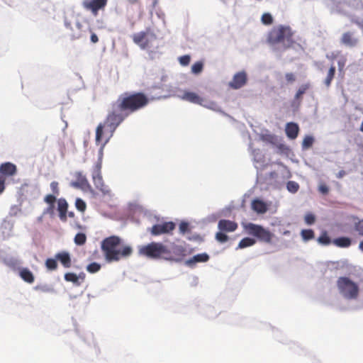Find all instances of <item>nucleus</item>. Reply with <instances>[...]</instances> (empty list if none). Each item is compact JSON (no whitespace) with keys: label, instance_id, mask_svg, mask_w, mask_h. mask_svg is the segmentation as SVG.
<instances>
[{"label":"nucleus","instance_id":"56","mask_svg":"<svg viewBox=\"0 0 363 363\" xmlns=\"http://www.w3.org/2000/svg\"><path fill=\"white\" fill-rule=\"evenodd\" d=\"M360 130L363 132V121H362V123L361 124Z\"/></svg>","mask_w":363,"mask_h":363},{"label":"nucleus","instance_id":"24","mask_svg":"<svg viewBox=\"0 0 363 363\" xmlns=\"http://www.w3.org/2000/svg\"><path fill=\"white\" fill-rule=\"evenodd\" d=\"M333 243L338 247H348L351 245V239L347 237H340L333 240Z\"/></svg>","mask_w":363,"mask_h":363},{"label":"nucleus","instance_id":"11","mask_svg":"<svg viewBox=\"0 0 363 363\" xmlns=\"http://www.w3.org/2000/svg\"><path fill=\"white\" fill-rule=\"evenodd\" d=\"M247 81L246 72L244 71L239 72L233 76V79L229 82V86L234 89H238L245 86Z\"/></svg>","mask_w":363,"mask_h":363},{"label":"nucleus","instance_id":"44","mask_svg":"<svg viewBox=\"0 0 363 363\" xmlns=\"http://www.w3.org/2000/svg\"><path fill=\"white\" fill-rule=\"evenodd\" d=\"M190 60H191L190 56L188 55L181 56L179 58V61L180 64L183 66L188 65L190 62Z\"/></svg>","mask_w":363,"mask_h":363},{"label":"nucleus","instance_id":"19","mask_svg":"<svg viewBox=\"0 0 363 363\" xmlns=\"http://www.w3.org/2000/svg\"><path fill=\"white\" fill-rule=\"evenodd\" d=\"M55 259L60 262L65 268H69L72 265V260L69 252L63 251L55 255Z\"/></svg>","mask_w":363,"mask_h":363},{"label":"nucleus","instance_id":"3","mask_svg":"<svg viewBox=\"0 0 363 363\" xmlns=\"http://www.w3.org/2000/svg\"><path fill=\"white\" fill-rule=\"evenodd\" d=\"M294 31L289 26L279 25L270 30L267 34V43L273 50L285 51L294 46Z\"/></svg>","mask_w":363,"mask_h":363},{"label":"nucleus","instance_id":"51","mask_svg":"<svg viewBox=\"0 0 363 363\" xmlns=\"http://www.w3.org/2000/svg\"><path fill=\"white\" fill-rule=\"evenodd\" d=\"M91 41L93 43H96L99 42V38H98V36L94 33H91Z\"/></svg>","mask_w":363,"mask_h":363},{"label":"nucleus","instance_id":"4","mask_svg":"<svg viewBox=\"0 0 363 363\" xmlns=\"http://www.w3.org/2000/svg\"><path fill=\"white\" fill-rule=\"evenodd\" d=\"M168 252V247L159 242H152L138 247L139 255L152 259H165Z\"/></svg>","mask_w":363,"mask_h":363},{"label":"nucleus","instance_id":"43","mask_svg":"<svg viewBox=\"0 0 363 363\" xmlns=\"http://www.w3.org/2000/svg\"><path fill=\"white\" fill-rule=\"evenodd\" d=\"M189 231V225L187 222L182 221L179 224V232L182 234H185L186 233Z\"/></svg>","mask_w":363,"mask_h":363},{"label":"nucleus","instance_id":"50","mask_svg":"<svg viewBox=\"0 0 363 363\" xmlns=\"http://www.w3.org/2000/svg\"><path fill=\"white\" fill-rule=\"evenodd\" d=\"M5 189V179L3 177H0V194H1Z\"/></svg>","mask_w":363,"mask_h":363},{"label":"nucleus","instance_id":"8","mask_svg":"<svg viewBox=\"0 0 363 363\" xmlns=\"http://www.w3.org/2000/svg\"><path fill=\"white\" fill-rule=\"evenodd\" d=\"M168 251L165 260L179 262L186 255V250L182 245L172 244L170 248L168 247Z\"/></svg>","mask_w":363,"mask_h":363},{"label":"nucleus","instance_id":"26","mask_svg":"<svg viewBox=\"0 0 363 363\" xmlns=\"http://www.w3.org/2000/svg\"><path fill=\"white\" fill-rule=\"evenodd\" d=\"M255 240L252 238H245L243 239H242L239 244H238V248H245V247H250V246H252L253 245H255Z\"/></svg>","mask_w":363,"mask_h":363},{"label":"nucleus","instance_id":"45","mask_svg":"<svg viewBox=\"0 0 363 363\" xmlns=\"http://www.w3.org/2000/svg\"><path fill=\"white\" fill-rule=\"evenodd\" d=\"M50 189L53 193V194L58 196L60 194V189L58 186V182H52L50 183Z\"/></svg>","mask_w":363,"mask_h":363},{"label":"nucleus","instance_id":"38","mask_svg":"<svg viewBox=\"0 0 363 363\" xmlns=\"http://www.w3.org/2000/svg\"><path fill=\"white\" fill-rule=\"evenodd\" d=\"M203 64L202 62H196L191 67V71L193 73L198 74L203 70Z\"/></svg>","mask_w":363,"mask_h":363},{"label":"nucleus","instance_id":"15","mask_svg":"<svg viewBox=\"0 0 363 363\" xmlns=\"http://www.w3.org/2000/svg\"><path fill=\"white\" fill-rule=\"evenodd\" d=\"M209 255L207 253L203 252L196 255L193 257L187 259L185 262V264L189 267H194L196 263L208 262L209 260Z\"/></svg>","mask_w":363,"mask_h":363},{"label":"nucleus","instance_id":"49","mask_svg":"<svg viewBox=\"0 0 363 363\" xmlns=\"http://www.w3.org/2000/svg\"><path fill=\"white\" fill-rule=\"evenodd\" d=\"M35 289L37 290H40L43 292H51L53 291L52 289L50 288V287H48V286H37L35 287Z\"/></svg>","mask_w":363,"mask_h":363},{"label":"nucleus","instance_id":"41","mask_svg":"<svg viewBox=\"0 0 363 363\" xmlns=\"http://www.w3.org/2000/svg\"><path fill=\"white\" fill-rule=\"evenodd\" d=\"M56 201V195L55 194H48L46 195L44 198V201L47 203L48 204H50V206H53L55 202Z\"/></svg>","mask_w":363,"mask_h":363},{"label":"nucleus","instance_id":"2","mask_svg":"<svg viewBox=\"0 0 363 363\" xmlns=\"http://www.w3.org/2000/svg\"><path fill=\"white\" fill-rule=\"evenodd\" d=\"M101 249L108 263L118 262L133 253V248L124 244L122 239L116 235L104 238L101 242Z\"/></svg>","mask_w":363,"mask_h":363},{"label":"nucleus","instance_id":"32","mask_svg":"<svg viewBox=\"0 0 363 363\" xmlns=\"http://www.w3.org/2000/svg\"><path fill=\"white\" fill-rule=\"evenodd\" d=\"M302 238L305 241L310 240L314 238V232L311 229L302 230L301 233Z\"/></svg>","mask_w":363,"mask_h":363},{"label":"nucleus","instance_id":"23","mask_svg":"<svg viewBox=\"0 0 363 363\" xmlns=\"http://www.w3.org/2000/svg\"><path fill=\"white\" fill-rule=\"evenodd\" d=\"M19 275L21 277V278L26 282L28 283V284H32L34 282V280H35V277H34V275L32 273L31 271H30L27 268H23L20 272H19Z\"/></svg>","mask_w":363,"mask_h":363},{"label":"nucleus","instance_id":"30","mask_svg":"<svg viewBox=\"0 0 363 363\" xmlns=\"http://www.w3.org/2000/svg\"><path fill=\"white\" fill-rule=\"evenodd\" d=\"M318 241L319 243L324 245H328L331 242H333V241H331V239L328 236L326 231H324L321 233V235L318 238Z\"/></svg>","mask_w":363,"mask_h":363},{"label":"nucleus","instance_id":"37","mask_svg":"<svg viewBox=\"0 0 363 363\" xmlns=\"http://www.w3.org/2000/svg\"><path fill=\"white\" fill-rule=\"evenodd\" d=\"M286 188L289 190V191L291 193H296L298 191L299 189V185L297 182L294 181H289L287 182Z\"/></svg>","mask_w":363,"mask_h":363},{"label":"nucleus","instance_id":"35","mask_svg":"<svg viewBox=\"0 0 363 363\" xmlns=\"http://www.w3.org/2000/svg\"><path fill=\"white\" fill-rule=\"evenodd\" d=\"M101 266L100 264L96 263V262H92L87 265L86 270L89 273L93 274V273L98 272L101 269Z\"/></svg>","mask_w":363,"mask_h":363},{"label":"nucleus","instance_id":"57","mask_svg":"<svg viewBox=\"0 0 363 363\" xmlns=\"http://www.w3.org/2000/svg\"><path fill=\"white\" fill-rule=\"evenodd\" d=\"M283 234H284V235H288V234H289V230H286V231L284 232V233H283Z\"/></svg>","mask_w":363,"mask_h":363},{"label":"nucleus","instance_id":"60","mask_svg":"<svg viewBox=\"0 0 363 363\" xmlns=\"http://www.w3.org/2000/svg\"><path fill=\"white\" fill-rule=\"evenodd\" d=\"M77 228L81 229L82 228V225H77Z\"/></svg>","mask_w":363,"mask_h":363},{"label":"nucleus","instance_id":"47","mask_svg":"<svg viewBox=\"0 0 363 363\" xmlns=\"http://www.w3.org/2000/svg\"><path fill=\"white\" fill-rule=\"evenodd\" d=\"M285 79L287 83H293L296 81V77L295 74L292 72H288L285 74Z\"/></svg>","mask_w":363,"mask_h":363},{"label":"nucleus","instance_id":"7","mask_svg":"<svg viewBox=\"0 0 363 363\" xmlns=\"http://www.w3.org/2000/svg\"><path fill=\"white\" fill-rule=\"evenodd\" d=\"M245 228L249 235L256 237L261 242L270 243L274 237L273 233L259 225L250 223Z\"/></svg>","mask_w":363,"mask_h":363},{"label":"nucleus","instance_id":"55","mask_svg":"<svg viewBox=\"0 0 363 363\" xmlns=\"http://www.w3.org/2000/svg\"><path fill=\"white\" fill-rule=\"evenodd\" d=\"M77 28H78L79 29H80L82 26H81V24H80L79 23H77Z\"/></svg>","mask_w":363,"mask_h":363},{"label":"nucleus","instance_id":"58","mask_svg":"<svg viewBox=\"0 0 363 363\" xmlns=\"http://www.w3.org/2000/svg\"><path fill=\"white\" fill-rule=\"evenodd\" d=\"M80 37H81V35H77V36H74V38H79Z\"/></svg>","mask_w":363,"mask_h":363},{"label":"nucleus","instance_id":"31","mask_svg":"<svg viewBox=\"0 0 363 363\" xmlns=\"http://www.w3.org/2000/svg\"><path fill=\"white\" fill-rule=\"evenodd\" d=\"M74 241L77 245H83L86 242V236L84 233H79L75 235Z\"/></svg>","mask_w":363,"mask_h":363},{"label":"nucleus","instance_id":"6","mask_svg":"<svg viewBox=\"0 0 363 363\" xmlns=\"http://www.w3.org/2000/svg\"><path fill=\"white\" fill-rule=\"evenodd\" d=\"M101 167H102V157L100 156L97 162L94 164L92 169V179L93 182L97 189L101 191L105 195H110L111 190L108 186H106L103 180L101 175Z\"/></svg>","mask_w":363,"mask_h":363},{"label":"nucleus","instance_id":"16","mask_svg":"<svg viewBox=\"0 0 363 363\" xmlns=\"http://www.w3.org/2000/svg\"><path fill=\"white\" fill-rule=\"evenodd\" d=\"M76 181L72 183V185L74 187L86 189L90 187L89 183L86 177L82 172H77L75 173Z\"/></svg>","mask_w":363,"mask_h":363},{"label":"nucleus","instance_id":"21","mask_svg":"<svg viewBox=\"0 0 363 363\" xmlns=\"http://www.w3.org/2000/svg\"><path fill=\"white\" fill-rule=\"evenodd\" d=\"M252 208L257 213H264L268 210L266 203L259 199H255L252 202Z\"/></svg>","mask_w":363,"mask_h":363},{"label":"nucleus","instance_id":"29","mask_svg":"<svg viewBox=\"0 0 363 363\" xmlns=\"http://www.w3.org/2000/svg\"><path fill=\"white\" fill-rule=\"evenodd\" d=\"M65 279L67 281L72 282L73 284H74L77 286H79L80 284V283L79 281V277L76 274L72 273V272L66 273L65 274Z\"/></svg>","mask_w":363,"mask_h":363},{"label":"nucleus","instance_id":"59","mask_svg":"<svg viewBox=\"0 0 363 363\" xmlns=\"http://www.w3.org/2000/svg\"><path fill=\"white\" fill-rule=\"evenodd\" d=\"M131 3H135L137 0H129Z\"/></svg>","mask_w":363,"mask_h":363},{"label":"nucleus","instance_id":"52","mask_svg":"<svg viewBox=\"0 0 363 363\" xmlns=\"http://www.w3.org/2000/svg\"><path fill=\"white\" fill-rule=\"evenodd\" d=\"M346 174V172L344 170H340L337 174V177L340 179L342 177H343Z\"/></svg>","mask_w":363,"mask_h":363},{"label":"nucleus","instance_id":"27","mask_svg":"<svg viewBox=\"0 0 363 363\" xmlns=\"http://www.w3.org/2000/svg\"><path fill=\"white\" fill-rule=\"evenodd\" d=\"M310 88V84H302L298 89L296 94H295V99L300 100L302 98L303 94L306 93V91Z\"/></svg>","mask_w":363,"mask_h":363},{"label":"nucleus","instance_id":"25","mask_svg":"<svg viewBox=\"0 0 363 363\" xmlns=\"http://www.w3.org/2000/svg\"><path fill=\"white\" fill-rule=\"evenodd\" d=\"M260 139L263 142L268 143L272 145L276 144L277 141V136L271 133H264L260 135Z\"/></svg>","mask_w":363,"mask_h":363},{"label":"nucleus","instance_id":"22","mask_svg":"<svg viewBox=\"0 0 363 363\" xmlns=\"http://www.w3.org/2000/svg\"><path fill=\"white\" fill-rule=\"evenodd\" d=\"M341 42L345 45H347L350 47H354L357 45L358 40H357V39H356L353 37V35L352 33L347 32V33H343L342 38H341Z\"/></svg>","mask_w":363,"mask_h":363},{"label":"nucleus","instance_id":"10","mask_svg":"<svg viewBox=\"0 0 363 363\" xmlns=\"http://www.w3.org/2000/svg\"><path fill=\"white\" fill-rule=\"evenodd\" d=\"M176 225L172 221L164 222L154 225L150 232L154 236L160 235L162 234L169 233L175 229Z\"/></svg>","mask_w":363,"mask_h":363},{"label":"nucleus","instance_id":"9","mask_svg":"<svg viewBox=\"0 0 363 363\" xmlns=\"http://www.w3.org/2000/svg\"><path fill=\"white\" fill-rule=\"evenodd\" d=\"M108 0H84L82 2L83 7L90 11L91 13L96 16L99 10H103L107 4Z\"/></svg>","mask_w":363,"mask_h":363},{"label":"nucleus","instance_id":"36","mask_svg":"<svg viewBox=\"0 0 363 363\" xmlns=\"http://www.w3.org/2000/svg\"><path fill=\"white\" fill-rule=\"evenodd\" d=\"M75 206L77 208V209L82 213H84L86 208V203L84 202V201H83L82 199L80 198H77L75 201Z\"/></svg>","mask_w":363,"mask_h":363},{"label":"nucleus","instance_id":"1","mask_svg":"<svg viewBox=\"0 0 363 363\" xmlns=\"http://www.w3.org/2000/svg\"><path fill=\"white\" fill-rule=\"evenodd\" d=\"M149 103L147 96L142 92H125L111 105L104 123L96 129V143L101 145V152L113 136L116 128L130 114L145 108Z\"/></svg>","mask_w":363,"mask_h":363},{"label":"nucleus","instance_id":"20","mask_svg":"<svg viewBox=\"0 0 363 363\" xmlns=\"http://www.w3.org/2000/svg\"><path fill=\"white\" fill-rule=\"evenodd\" d=\"M16 170V166L11 162H5L0 166V173L6 176L14 175Z\"/></svg>","mask_w":363,"mask_h":363},{"label":"nucleus","instance_id":"34","mask_svg":"<svg viewBox=\"0 0 363 363\" xmlns=\"http://www.w3.org/2000/svg\"><path fill=\"white\" fill-rule=\"evenodd\" d=\"M314 139L311 135H306L302 142V148L303 149H308L310 148L313 143Z\"/></svg>","mask_w":363,"mask_h":363},{"label":"nucleus","instance_id":"39","mask_svg":"<svg viewBox=\"0 0 363 363\" xmlns=\"http://www.w3.org/2000/svg\"><path fill=\"white\" fill-rule=\"evenodd\" d=\"M216 239L218 242L224 243L228 240V236L223 231L220 230L216 234Z\"/></svg>","mask_w":363,"mask_h":363},{"label":"nucleus","instance_id":"53","mask_svg":"<svg viewBox=\"0 0 363 363\" xmlns=\"http://www.w3.org/2000/svg\"><path fill=\"white\" fill-rule=\"evenodd\" d=\"M68 216L70 217V218H74V213L72 212V211H70L68 213Z\"/></svg>","mask_w":363,"mask_h":363},{"label":"nucleus","instance_id":"54","mask_svg":"<svg viewBox=\"0 0 363 363\" xmlns=\"http://www.w3.org/2000/svg\"><path fill=\"white\" fill-rule=\"evenodd\" d=\"M359 249L363 252V241L359 243Z\"/></svg>","mask_w":363,"mask_h":363},{"label":"nucleus","instance_id":"46","mask_svg":"<svg viewBox=\"0 0 363 363\" xmlns=\"http://www.w3.org/2000/svg\"><path fill=\"white\" fill-rule=\"evenodd\" d=\"M318 191L322 194L326 195L329 192V188L325 183L321 182L318 186Z\"/></svg>","mask_w":363,"mask_h":363},{"label":"nucleus","instance_id":"12","mask_svg":"<svg viewBox=\"0 0 363 363\" xmlns=\"http://www.w3.org/2000/svg\"><path fill=\"white\" fill-rule=\"evenodd\" d=\"M149 29L147 31H141L133 35V42L139 45L142 49H146L149 47L150 41L147 39Z\"/></svg>","mask_w":363,"mask_h":363},{"label":"nucleus","instance_id":"14","mask_svg":"<svg viewBox=\"0 0 363 363\" xmlns=\"http://www.w3.org/2000/svg\"><path fill=\"white\" fill-rule=\"evenodd\" d=\"M238 223L225 219H221L218 221V228L220 231L231 233L238 228Z\"/></svg>","mask_w":363,"mask_h":363},{"label":"nucleus","instance_id":"40","mask_svg":"<svg viewBox=\"0 0 363 363\" xmlns=\"http://www.w3.org/2000/svg\"><path fill=\"white\" fill-rule=\"evenodd\" d=\"M262 22L264 25H270L273 22V18L269 13H265L262 16Z\"/></svg>","mask_w":363,"mask_h":363},{"label":"nucleus","instance_id":"42","mask_svg":"<svg viewBox=\"0 0 363 363\" xmlns=\"http://www.w3.org/2000/svg\"><path fill=\"white\" fill-rule=\"evenodd\" d=\"M304 220H305V222L308 224V225H312L315 223V216L311 213H308L306 216H305V218H304Z\"/></svg>","mask_w":363,"mask_h":363},{"label":"nucleus","instance_id":"17","mask_svg":"<svg viewBox=\"0 0 363 363\" xmlns=\"http://www.w3.org/2000/svg\"><path fill=\"white\" fill-rule=\"evenodd\" d=\"M285 132L286 136L291 139L294 140L298 137L299 133L298 125L294 122L287 123L286 125Z\"/></svg>","mask_w":363,"mask_h":363},{"label":"nucleus","instance_id":"13","mask_svg":"<svg viewBox=\"0 0 363 363\" xmlns=\"http://www.w3.org/2000/svg\"><path fill=\"white\" fill-rule=\"evenodd\" d=\"M179 98L192 104L203 105L204 99L195 92L184 91L182 95L179 96Z\"/></svg>","mask_w":363,"mask_h":363},{"label":"nucleus","instance_id":"28","mask_svg":"<svg viewBox=\"0 0 363 363\" xmlns=\"http://www.w3.org/2000/svg\"><path fill=\"white\" fill-rule=\"evenodd\" d=\"M335 67L333 65L330 67L328 72V76H327L326 79H325V84L327 86H330L331 82L335 77Z\"/></svg>","mask_w":363,"mask_h":363},{"label":"nucleus","instance_id":"48","mask_svg":"<svg viewBox=\"0 0 363 363\" xmlns=\"http://www.w3.org/2000/svg\"><path fill=\"white\" fill-rule=\"evenodd\" d=\"M354 229L360 235L363 236V220H359L354 224Z\"/></svg>","mask_w":363,"mask_h":363},{"label":"nucleus","instance_id":"5","mask_svg":"<svg viewBox=\"0 0 363 363\" xmlns=\"http://www.w3.org/2000/svg\"><path fill=\"white\" fill-rule=\"evenodd\" d=\"M340 293L347 299H356L359 296L358 285L346 277H341L337 281Z\"/></svg>","mask_w":363,"mask_h":363},{"label":"nucleus","instance_id":"33","mask_svg":"<svg viewBox=\"0 0 363 363\" xmlns=\"http://www.w3.org/2000/svg\"><path fill=\"white\" fill-rule=\"evenodd\" d=\"M45 267L48 270H55L57 268V262L56 259L48 258L45 261Z\"/></svg>","mask_w":363,"mask_h":363},{"label":"nucleus","instance_id":"18","mask_svg":"<svg viewBox=\"0 0 363 363\" xmlns=\"http://www.w3.org/2000/svg\"><path fill=\"white\" fill-rule=\"evenodd\" d=\"M68 203L65 199H60L57 201V210L59 212L60 219L62 222H65L67 220V213Z\"/></svg>","mask_w":363,"mask_h":363}]
</instances>
